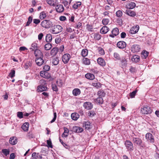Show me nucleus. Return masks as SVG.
Here are the masks:
<instances>
[{
  "mask_svg": "<svg viewBox=\"0 0 159 159\" xmlns=\"http://www.w3.org/2000/svg\"><path fill=\"white\" fill-rule=\"evenodd\" d=\"M41 26L46 29L50 28L52 25V23L50 20H44L41 23Z\"/></svg>",
  "mask_w": 159,
  "mask_h": 159,
  "instance_id": "1",
  "label": "nucleus"
},
{
  "mask_svg": "<svg viewBox=\"0 0 159 159\" xmlns=\"http://www.w3.org/2000/svg\"><path fill=\"white\" fill-rule=\"evenodd\" d=\"M62 27L59 25H55L52 30V33L54 34H57L62 31Z\"/></svg>",
  "mask_w": 159,
  "mask_h": 159,
  "instance_id": "2",
  "label": "nucleus"
},
{
  "mask_svg": "<svg viewBox=\"0 0 159 159\" xmlns=\"http://www.w3.org/2000/svg\"><path fill=\"white\" fill-rule=\"evenodd\" d=\"M125 145L127 149L129 151H132L134 150V147L132 143L130 141L127 140L125 142Z\"/></svg>",
  "mask_w": 159,
  "mask_h": 159,
  "instance_id": "3",
  "label": "nucleus"
},
{
  "mask_svg": "<svg viewBox=\"0 0 159 159\" xmlns=\"http://www.w3.org/2000/svg\"><path fill=\"white\" fill-rule=\"evenodd\" d=\"M141 112L143 114H147L151 113L152 110L149 107L146 106L141 109Z\"/></svg>",
  "mask_w": 159,
  "mask_h": 159,
  "instance_id": "4",
  "label": "nucleus"
},
{
  "mask_svg": "<svg viewBox=\"0 0 159 159\" xmlns=\"http://www.w3.org/2000/svg\"><path fill=\"white\" fill-rule=\"evenodd\" d=\"M145 137L146 139L148 142L151 143H154V137L150 133H147L146 134Z\"/></svg>",
  "mask_w": 159,
  "mask_h": 159,
  "instance_id": "5",
  "label": "nucleus"
},
{
  "mask_svg": "<svg viewBox=\"0 0 159 159\" xmlns=\"http://www.w3.org/2000/svg\"><path fill=\"white\" fill-rule=\"evenodd\" d=\"M131 51L133 52H139L140 48V46L137 44H134L132 46L131 48Z\"/></svg>",
  "mask_w": 159,
  "mask_h": 159,
  "instance_id": "6",
  "label": "nucleus"
},
{
  "mask_svg": "<svg viewBox=\"0 0 159 159\" xmlns=\"http://www.w3.org/2000/svg\"><path fill=\"white\" fill-rule=\"evenodd\" d=\"M70 57V56L69 54L68 53L64 54L63 55L62 58V60L63 62L65 64L67 63L69 61Z\"/></svg>",
  "mask_w": 159,
  "mask_h": 159,
  "instance_id": "7",
  "label": "nucleus"
},
{
  "mask_svg": "<svg viewBox=\"0 0 159 159\" xmlns=\"http://www.w3.org/2000/svg\"><path fill=\"white\" fill-rule=\"evenodd\" d=\"M40 75L41 77L47 79L50 78L51 76L50 74L47 71H41L40 73Z\"/></svg>",
  "mask_w": 159,
  "mask_h": 159,
  "instance_id": "8",
  "label": "nucleus"
},
{
  "mask_svg": "<svg viewBox=\"0 0 159 159\" xmlns=\"http://www.w3.org/2000/svg\"><path fill=\"white\" fill-rule=\"evenodd\" d=\"M139 29V27L138 25L133 26L130 29L129 32L131 34H136L138 32Z\"/></svg>",
  "mask_w": 159,
  "mask_h": 159,
  "instance_id": "9",
  "label": "nucleus"
},
{
  "mask_svg": "<svg viewBox=\"0 0 159 159\" xmlns=\"http://www.w3.org/2000/svg\"><path fill=\"white\" fill-rule=\"evenodd\" d=\"M133 143L137 145H140L142 143V140L139 138H133Z\"/></svg>",
  "mask_w": 159,
  "mask_h": 159,
  "instance_id": "10",
  "label": "nucleus"
},
{
  "mask_svg": "<svg viewBox=\"0 0 159 159\" xmlns=\"http://www.w3.org/2000/svg\"><path fill=\"white\" fill-rule=\"evenodd\" d=\"M43 57L36 58L35 59V62L37 65L39 66H41L44 63V60L43 59Z\"/></svg>",
  "mask_w": 159,
  "mask_h": 159,
  "instance_id": "11",
  "label": "nucleus"
},
{
  "mask_svg": "<svg viewBox=\"0 0 159 159\" xmlns=\"http://www.w3.org/2000/svg\"><path fill=\"white\" fill-rule=\"evenodd\" d=\"M34 51V54L36 58L40 57H43V54L41 51L39 49H35Z\"/></svg>",
  "mask_w": 159,
  "mask_h": 159,
  "instance_id": "12",
  "label": "nucleus"
},
{
  "mask_svg": "<svg viewBox=\"0 0 159 159\" xmlns=\"http://www.w3.org/2000/svg\"><path fill=\"white\" fill-rule=\"evenodd\" d=\"M111 33L112 34H110L109 36L112 38L118 35L119 33L118 29L117 28H115L113 29L111 31Z\"/></svg>",
  "mask_w": 159,
  "mask_h": 159,
  "instance_id": "13",
  "label": "nucleus"
},
{
  "mask_svg": "<svg viewBox=\"0 0 159 159\" xmlns=\"http://www.w3.org/2000/svg\"><path fill=\"white\" fill-rule=\"evenodd\" d=\"M83 106L85 109L88 110L91 109L93 107L92 104L91 102H89L84 103Z\"/></svg>",
  "mask_w": 159,
  "mask_h": 159,
  "instance_id": "14",
  "label": "nucleus"
},
{
  "mask_svg": "<svg viewBox=\"0 0 159 159\" xmlns=\"http://www.w3.org/2000/svg\"><path fill=\"white\" fill-rule=\"evenodd\" d=\"M56 6V9L57 12L61 13L64 11V8L63 5L61 4H57Z\"/></svg>",
  "mask_w": 159,
  "mask_h": 159,
  "instance_id": "15",
  "label": "nucleus"
},
{
  "mask_svg": "<svg viewBox=\"0 0 159 159\" xmlns=\"http://www.w3.org/2000/svg\"><path fill=\"white\" fill-rule=\"evenodd\" d=\"M117 47L120 48H124L126 46V43L123 41H120L117 44Z\"/></svg>",
  "mask_w": 159,
  "mask_h": 159,
  "instance_id": "16",
  "label": "nucleus"
},
{
  "mask_svg": "<svg viewBox=\"0 0 159 159\" xmlns=\"http://www.w3.org/2000/svg\"><path fill=\"white\" fill-rule=\"evenodd\" d=\"M47 3L50 5L54 6L58 4L57 0H47Z\"/></svg>",
  "mask_w": 159,
  "mask_h": 159,
  "instance_id": "17",
  "label": "nucleus"
},
{
  "mask_svg": "<svg viewBox=\"0 0 159 159\" xmlns=\"http://www.w3.org/2000/svg\"><path fill=\"white\" fill-rule=\"evenodd\" d=\"M97 62L98 63L102 66H104L106 65V62L105 60L102 58L100 57L98 59Z\"/></svg>",
  "mask_w": 159,
  "mask_h": 159,
  "instance_id": "18",
  "label": "nucleus"
},
{
  "mask_svg": "<svg viewBox=\"0 0 159 159\" xmlns=\"http://www.w3.org/2000/svg\"><path fill=\"white\" fill-rule=\"evenodd\" d=\"M109 30V28L107 26H103L100 30V32L101 34H105Z\"/></svg>",
  "mask_w": 159,
  "mask_h": 159,
  "instance_id": "19",
  "label": "nucleus"
},
{
  "mask_svg": "<svg viewBox=\"0 0 159 159\" xmlns=\"http://www.w3.org/2000/svg\"><path fill=\"white\" fill-rule=\"evenodd\" d=\"M121 64L122 67L126 66L127 64V61L125 57H123L121 58L120 60Z\"/></svg>",
  "mask_w": 159,
  "mask_h": 159,
  "instance_id": "20",
  "label": "nucleus"
},
{
  "mask_svg": "<svg viewBox=\"0 0 159 159\" xmlns=\"http://www.w3.org/2000/svg\"><path fill=\"white\" fill-rule=\"evenodd\" d=\"M102 84L98 81H94L92 83V85L97 89L100 88L101 87Z\"/></svg>",
  "mask_w": 159,
  "mask_h": 159,
  "instance_id": "21",
  "label": "nucleus"
},
{
  "mask_svg": "<svg viewBox=\"0 0 159 159\" xmlns=\"http://www.w3.org/2000/svg\"><path fill=\"white\" fill-rule=\"evenodd\" d=\"M17 139L15 137H11L9 140L10 143L12 145H15L17 143Z\"/></svg>",
  "mask_w": 159,
  "mask_h": 159,
  "instance_id": "22",
  "label": "nucleus"
},
{
  "mask_svg": "<svg viewBox=\"0 0 159 159\" xmlns=\"http://www.w3.org/2000/svg\"><path fill=\"white\" fill-rule=\"evenodd\" d=\"M125 13L128 16H134L136 15V13L135 12L132 11L130 10H126Z\"/></svg>",
  "mask_w": 159,
  "mask_h": 159,
  "instance_id": "23",
  "label": "nucleus"
},
{
  "mask_svg": "<svg viewBox=\"0 0 159 159\" xmlns=\"http://www.w3.org/2000/svg\"><path fill=\"white\" fill-rule=\"evenodd\" d=\"M73 130L74 132L76 133H81L83 131L82 128L77 126L73 127Z\"/></svg>",
  "mask_w": 159,
  "mask_h": 159,
  "instance_id": "24",
  "label": "nucleus"
},
{
  "mask_svg": "<svg viewBox=\"0 0 159 159\" xmlns=\"http://www.w3.org/2000/svg\"><path fill=\"white\" fill-rule=\"evenodd\" d=\"M83 124V127H85L86 130H88L90 129L91 126V123L89 121L84 122Z\"/></svg>",
  "mask_w": 159,
  "mask_h": 159,
  "instance_id": "25",
  "label": "nucleus"
},
{
  "mask_svg": "<svg viewBox=\"0 0 159 159\" xmlns=\"http://www.w3.org/2000/svg\"><path fill=\"white\" fill-rule=\"evenodd\" d=\"M58 49L57 47H54L51 50L50 54L53 56H55L58 52Z\"/></svg>",
  "mask_w": 159,
  "mask_h": 159,
  "instance_id": "26",
  "label": "nucleus"
},
{
  "mask_svg": "<svg viewBox=\"0 0 159 159\" xmlns=\"http://www.w3.org/2000/svg\"><path fill=\"white\" fill-rule=\"evenodd\" d=\"M85 77L90 80H93L95 78L94 75L90 73H88L85 75Z\"/></svg>",
  "mask_w": 159,
  "mask_h": 159,
  "instance_id": "27",
  "label": "nucleus"
},
{
  "mask_svg": "<svg viewBox=\"0 0 159 159\" xmlns=\"http://www.w3.org/2000/svg\"><path fill=\"white\" fill-rule=\"evenodd\" d=\"M71 117L73 120H76L79 117V115L76 113H72L71 114Z\"/></svg>",
  "mask_w": 159,
  "mask_h": 159,
  "instance_id": "28",
  "label": "nucleus"
},
{
  "mask_svg": "<svg viewBox=\"0 0 159 159\" xmlns=\"http://www.w3.org/2000/svg\"><path fill=\"white\" fill-rule=\"evenodd\" d=\"M73 94L74 96H77L80 95L81 93L80 90L79 89H75L73 90Z\"/></svg>",
  "mask_w": 159,
  "mask_h": 159,
  "instance_id": "29",
  "label": "nucleus"
},
{
  "mask_svg": "<svg viewBox=\"0 0 159 159\" xmlns=\"http://www.w3.org/2000/svg\"><path fill=\"white\" fill-rule=\"evenodd\" d=\"M140 59V57L138 55H134L131 58V60L132 61L135 62H138Z\"/></svg>",
  "mask_w": 159,
  "mask_h": 159,
  "instance_id": "30",
  "label": "nucleus"
},
{
  "mask_svg": "<svg viewBox=\"0 0 159 159\" xmlns=\"http://www.w3.org/2000/svg\"><path fill=\"white\" fill-rule=\"evenodd\" d=\"M47 88L46 85H40L38 87V89L39 91L42 92L47 90Z\"/></svg>",
  "mask_w": 159,
  "mask_h": 159,
  "instance_id": "31",
  "label": "nucleus"
},
{
  "mask_svg": "<svg viewBox=\"0 0 159 159\" xmlns=\"http://www.w3.org/2000/svg\"><path fill=\"white\" fill-rule=\"evenodd\" d=\"M82 62L85 65H89L90 64V60L87 58H84Z\"/></svg>",
  "mask_w": 159,
  "mask_h": 159,
  "instance_id": "32",
  "label": "nucleus"
},
{
  "mask_svg": "<svg viewBox=\"0 0 159 159\" xmlns=\"http://www.w3.org/2000/svg\"><path fill=\"white\" fill-rule=\"evenodd\" d=\"M29 126V123L25 122L22 126L21 128L24 131H26L28 130Z\"/></svg>",
  "mask_w": 159,
  "mask_h": 159,
  "instance_id": "33",
  "label": "nucleus"
},
{
  "mask_svg": "<svg viewBox=\"0 0 159 159\" xmlns=\"http://www.w3.org/2000/svg\"><path fill=\"white\" fill-rule=\"evenodd\" d=\"M95 102L97 103L102 104L103 102V98L102 97H99L94 100Z\"/></svg>",
  "mask_w": 159,
  "mask_h": 159,
  "instance_id": "34",
  "label": "nucleus"
},
{
  "mask_svg": "<svg viewBox=\"0 0 159 159\" xmlns=\"http://www.w3.org/2000/svg\"><path fill=\"white\" fill-rule=\"evenodd\" d=\"M136 4L134 2H131L127 6V7L129 9H133L135 7Z\"/></svg>",
  "mask_w": 159,
  "mask_h": 159,
  "instance_id": "35",
  "label": "nucleus"
},
{
  "mask_svg": "<svg viewBox=\"0 0 159 159\" xmlns=\"http://www.w3.org/2000/svg\"><path fill=\"white\" fill-rule=\"evenodd\" d=\"M46 17V13L44 11H43L40 13L39 18L41 20L44 19Z\"/></svg>",
  "mask_w": 159,
  "mask_h": 159,
  "instance_id": "36",
  "label": "nucleus"
},
{
  "mask_svg": "<svg viewBox=\"0 0 159 159\" xmlns=\"http://www.w3.org/2000/svg\"><path fill=\"white\" fill-rule=\"evenodd\" d=\"M52 40V35L50 34H47L46 37V41L47 42H49Z\"/></svg>",
  "mask_w": 159,
  "mask_h": 159,
  "instance_id": "37",
  "label": "nucleus"
},
{
  "mask_svg": "<svg viewBox=\"0 0 159 159\" xmlns=\"http://www.w3.org/2000/svg\"><path fill=\"white\" fill-rule=\"evenodd\" d=\"M59 62V60L58 58L56 57L54 58L52 60V63L54 65H57Z\"/></svg>",
  "mask_w": 159,
  "mask_h": 159,
  "instance_id": "38",
  "label": "nucleus"
},
{
  "mask_svg": "<svg viewBox=\"0 0 159 159\" xmlns=\"http://www.w3.org/2000/svg\"><path fill=\"white\" fill-rule=\"evenodd\" d=\"M64 133L62 134V136L63 137H66L67 136H68V135H65V134L66 133V134H68V133H69V130L66 127H64Z\"/></svg>",
  "mask_w": 159,
  "mask_h": 159,
  "instance_id": "39",
  "label": "nucleus"
},
{
  "mask_svg": "<svg viewBox=\"0 0 159 159\" xmlns=\"http://www.w3.org/2000/svg\"><path fill=\"white\" fill-rule=\"evenodd\" d=\"M37 48L38 46L37 44L35 43H34L31 44V48H30V49H32V51H34L35 49H38Z\"/></svg>",
  "mask_w": 159,
  "mask_h": 159,
  "instance_id": "40",
  "label": "nucleus"
},
{
  "mask_svg": "<svg viewBox=\"0 0 159 159\" xmlns=\"http://www.w3.org/2000/svg\"><path fill=\"white\" fill-rule=\"evenodd\" d=\"M88 54V50L86 49H84L82 50L81 52V55L83 57H85L87 56Z\"/></svg>",
  "mask_w": 159,
  "mask_h": 159,
  "instance_id": "41",
  "label": "nucleus"
},
{
  "mask_svg": "<svg viewBox=\"0 0 159 159\" xmlns=\"http://www.w3.org/2000/svg\"><path fill=\"white\" fill-rule=\"evenodd\" d=\"M32 66V63L30 61L25 63L24 66V68L27 69L29 68V67H31Z\"/></svg>",
  "mask_w": 159,
  "mask_h": 159,
  "instance_id": "42",
  "label": "nucleus"
},
{
  "mask_svg": "<svg viewBox=\"0 0 159 159\" xmlns=\"http://www.w3.org/2000/svg\"><path fill=\"white\" fill-rule=\"evenodd\" d=\"M52 45L49 43H48L46 44L44 46V48L46 50H49L52 48Z\"/></svg>",
  "mask_w": 159,
  "mask_h": 159,
  "instance_id": "43",
  "label": "nucleus"
},
{
  "mask_svg": "<svg viewBox=\"0 0 159 159\" xmlns=\"http://www.w3.org/2000/svg\"><path fill=\"white\" fill-rule=\"evenodd\" d=\"M81 4V2H78L73 5V7L75 9H77Z\"/></svg>",
  "mask_w": 159,
  "mask_h": 159,
  "instance_id": "44",
  "label": "nucleus"
},
{
  "mask_svg": "<svg viewBox=\"0 0 159 159\" xmlns=\"http://www.w3.org/2000/svg\"><path fill=\"white\" fill-rule=\"evenodd\" d=\"M98 94L99 95V97H102L105 96V93L103 91V90L99 91L98 92Z\"/></svg>",
  "mask_w": 159,
  "mask_h": 159,
  "instance_id": "45",
  "label": "nucleus"
},
{
  "mask_svg": "<svg viewBox=\"0 0 159 159\" xmlns=\"http://www.w3.org/2000/svg\"><path fill=\"white\" fill-rule=\"evenodd\" d=\"M148 52L146 51H144L143 52H142V57L143 58L145 59L148 56Z\"/></svg>",
  "mask_w": 159,
  "mask_h": 159,
  "instance_id": "46",
  "label": "nucleus"
},
{
  "mask_svg": "<svg viewBox=\"0 0 159 159\" xmlns=\"http://www.w3.org/2000/svg\"><path fill=\"white\" fill-rule=\"evenodd\" d=\"M109 20L108 19H103L102 21L103 24L106 25L108 24L109 22Z\"/></svg>",
  "mask_w": 159,
  "mask_h": 159,
  "instance_id": "47",
  "label": "nucleus"
},
{
  "mask_svg": "<svg viewBox=\"0 0 159 159\" xmlns=\"http://www.w3.org/2000/svg\"><path fill=\"white\" fill-rule=\"evenodd\" d=\"M2 152L6 156H7L9 154L10 151L8 149H3L2 150Z\"/></svg>",
  "mask_w": 159,
  "mask_h": 159,
  "instance_id": "48",
  "label": "nucleus"
},
{
  "mask_svg": "<svg viewBox=\"0 0 159 159\" xmlns=\"http://www.w3.org/2000/svg\"><path fill=\"white\" fill-rule=\"evenodd\" d=\"M94 39L96 40H99L101 38L100 35L98 33H96L94 34Z\"/></svg>",
  "mask_w": 159,
  "mask_h": 159,
  "instance_id": "49",
  "label": "nucleus"
},
{
  "mask_svg": "<svg viewBox=\"0 0 159 159\" xmlns=\"http://www.w3.org/2000/svg\"><path fill=\"white\" fill-rule=\"evenodd\" d=\"M114 57L116 60H120V57L119 54L117 52H115L114 53Z\"/></svg>",
  "mask_w": 159,
  "mask_h": 159,
  "instance_id": "50",
  "label": "nucleus"
},
{
  "mask_svg": "<svg viewBox=\"0 0 159 159\" xmlns=\"http://www.w3.org/2000/svg\"><path fill=\"white\" fill-rule=\"evenodd\" d=\"M122 12L120 10H118L116 12V15L118 17H120L122 16Z\"/></svg>",
  "mask_w": 159,
  "mask_h": 159,
  "instance_id": "51",
  "label": "nucleus"
},
{
  "mask_svg": "<svg viewBox=\"0 0 159 159\" xmlns=\"http://www.w3.org/2000/svg\"><path fill=\"white\" fill-rule=\"evenodd\" d=\"M15 71L14 70H12L10 73L9 76L11 78H12L15 76Z\"/></svg>",
  "mask_w": 159,
  "mask_h": 159,
  "instance_id": "52",
  "label": "nucleus"
},
{
  "mask_svg": "<svg viewBox=\"0 0 159 159\" xmlns=\"http://www.w3.org/2000/svg\"><path fill=\"white\" fill-rule=\"evenodd\" d=\"M32 21V18L31 16H30L29 17L28 20L26 23V26H29L30 24L31 23Z\"/></svg>",
  "mask_w": 159,
  "mask_h": 159,
  "instance_id": "53",
  "label": "nucleus"
},
{
  "mask_svg": "<svg viewBox=\"0 0 159 159\" xmlns=\"http://www.w3.org/2000/svg\"><path fill=\"white\" fill-rule=\"evenodd\" d=\"M137 92V91L136 90L131 93H130L129 94V96H130V97L132 98H134L135 97Z\"/></svg>",
  "mask_w": 159,
  "mask_h": 159,
  "instance_id": "54",
  "label": "nucleus"
},
{
  "mask_svg": "<svg viewBox=\"0 0 159 159\" xmlns=\"http://www.w3.org/2000/svg\"><path fill=\"white\" fill-rule=\"evenodd\" d=\"M86 26H87V27H86L87 29L89 31H92V30L93 29L92 25H90L88 24Z\"/></svg>",
  "mask_w": 159,
  "mask_h": 159,
  "instance_id": "55",
  "label": "nucleus"
},
{
  "mask_svg": "<svg viewBox=\"0 0 159 159\" xmlns=\"http://www.w3.org/2000/svg\"><path fill=\"white\" fill-rule=\"evenodd\" d=\"M57 84L58 86L61 87L62 85V81L61 80H58L57 81Z\"/></svg>",
  "mask_w": 159,
  "mask_h": 159,
  "instance_id": "56",
  "label": "nucleus"
},
{
  "mask_svg": "<svg viewBox=\"0 0 159 159\" xmlns=\"http://www.w3.org/2000/svg\"><path fill=\"white\" fill-rule=\"evenodd\" d=\"M60 141L61 143L64 146V147H65L66 148L69 149V146H68L66 144L64 143L61 139H60Z\"/></svg>",
  "mask_w": 159,
  "mask_h": 159,
  "instance_id": "57",
  "label": "nucleus"
},
{
  "mask_svg": "<svg viewBox=\"0 0 159 159\" xmlns=\"http://www.w3.org/2000/svg\"><path fill=\"white\" fill-rule=\"evenodd\" d=\"M43 69L44 70V71H47L50 70V67L48 65H45L44 66Z\"/></svg>",
  "mask_w": 159,
  "mask_h": 159,
  "instance_id": "58",
  "label": "nucleus"
},
{
  "mask_svg": "<svg viewBox=\"0 0 159 159\" xmlns=\"http://www.w3.org/2000/svg\"><path fill=\"white\" fill-rule=\"evenodd\" d=\"M52 89L53 91L57 92L58 91V89L56 85L55 84H52Z\"/></svg>",
  "mask_w": 159,
  "mask_h": 159,
  "instance_id": "59",
  "label": "nucleus"
},
{
  "mask_svg": "<svg viewBox=\"0 0 159 159\" xmlns=\"http://www.w3.org/2000/svg\"><path fill=\"white\" fill-rule=\"evenodd\" d=\"M17 116L21 119L23 117V114L22 112H18L17 114Z\"/></svg>",
  "mask_w": 159,
  "mask_h": 159,
  "instance_id": "60",
  "label": "nucleus"
},
{
  "mask_svg": "<svg viewBox=\"0 0 159 159\" xmlns=\"http://www.w3.org/2000/svg\"><path fill=\"white\" fill-rule=\"evenodd\" d=\"M129 70L132 73L135 72L136 71L135 68L132 66H131L130 67Z\"/></svg>",
  "mask_w": 159,
  "mask_h": 159,
  "instance_id": "61",
  "label": "nucleus"
},
{
  "mask_svg": "<svg viewBox=\"0 0 159 159\" xmlns=\"http://www.w3.org/2000/svg\"><path fill=\"white\" fill-rule=\"evenodd\" d=\"M40 21V20L38 19H34L33 20V23L37 25L39 24Z\"/></svg>",
  "mask_w": 159,
  "mask_h": 159,
  "instance_id": "62",
  "label": "nucleus"
},
{
  "mask_svg": "<svg viewBox=\"0 0 159 159\" xmlns=\"http://www.w3.org/2000/svg\"><path fill=\"white\" fill-rule=\"evenodd\" d=\"M57 118V114L56 112L54 113V118L52 120L50 121L51 123L53 122Z\"/></svg>",
  "mask_w": 159,
  "mask_h": 159,
  "instance_id": "63",
  "label": "nucleus"
},
{
  "mask_svg": "<svg viewBox=\"0 0 159 159\" xmlns=\"http://www.w3.org/2000/svg\"><path fill=\"white\" fill-rule=\"evenodd\" d=\"M47 143L48 146L51 148H52V142L50 140H47Z\"/></svg>",
  "mask_w": 159,
  "mask_h": 159,
  "instance_id": "64",
  "label": "nucleus"
}]
</instances>
